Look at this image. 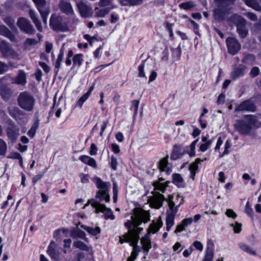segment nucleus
<instances>
[{"label": "nucleus", "instance_id": "obj_1", "mask_svg": "<svg viewBox=\"0 0 261 261\" xmlns=\"http://www.w3.org/2000/svg\"><path fill=\"white\" fill-rule=\"evenodd\" d=\"M180 199L178 203H176L173 199V195H169L167 199H166L164 196L158 192L153 193V196L149 198V202L152 207L159 208L163 205V202L166 201L170 211L167 212V215L166 219V230L169 231L174 223V219L178 210V207L184 202V198L179 195H177L176 199Z\"/></svg>", "mask_w": 261, "mask_h": 261}, {"label": "nucleus", "instance_id": "obj_2", "mask_svg": "<svg viewBox=\"0 0 261 261\" xmlns=\"http://www.w3.org/2000/svg\"><path fill=\"white\" fill-rule=\"evenodd\" d=\"M259 125V123L254 116L247 115L243 119L236 120L233 127L235 130L240 134L247 135L250 133L253 128L257 127Z\"/></svg>", "mask_w": 261, "mask_h": 261}, {"label": "nucleus", "instance_id": "obj_3", "mask_svg": "<svg viewBox=\"0 0 261 261\" xmlns=\"http://www.w3.org/2000/svg\"><path fill=\"white\" fill-rule=\"evenodd\" d=\"M93 181L96 185L98 190L97 191L95 195L96 201H105L106 202H109L110 197L109 195V189L111 186L110 182H105L101 178L98 177H95Z\"/></svg>", "mask_w": 261, "mask_h": 261}, {"label": "nucleus", "instance_id": "obj_4", "mask_svg": "<svg viewBox=\"0 0 261 261\" xmlns=\"http://www.w3.org/2000/svg\"><path fill=\"white\" fill-rule=\"evenodd\" d=\"M17 102L22 109L27 112H31L34 109L35 99L30 92L24 91L19 94Z\"/></svg>", "mask_w": 261, "mask_h": 261}, {"label": "nucleus", "instance_id": "obj_5", "mask_svg": "<svg viewBox=\"0 0 261 261\" xmlns=\"http://www.w3.org/2000/svg\"><path fill=\"white\" fill-rule=\"evenodd\" d=\"M124 225L129 229L128 232L124 236L125 241L131 242L133 245L138 243L140 239L139 233L142 228L138 226L136 227L132 218V220L125 222Z\"/></svg>", "mask_w": 261, "mask_h": 261}, {"label": "nucleus", "instance_id": "obj_6", "mask_svg": "<svg viewBox=\"0 0 261 261\" xmlns=\"http://www.w3.org/2000/svg\"><path fill=\"white\" fill-rule=\"evenodd\" d=\"M230 19L231 21L237 26V32L239 36L242 38H245L248 34V30L246 27V20L236 14L232 15Z\"/></svg>", "mask_w": 261, "mask_h": 261}, {"label": "nucleus", "instance_id": "obj_7", "mask_svg": "<svg viewBox=\"0 0 261 261\" xmlns=\"http://www.w3.org/2000/svg\"><path fill=\"white\" fill-rule=\"evenodd\" d=\"M0 51L5 58L19 59L18 54L15 51L9 43L5 40H2L0 42Z\"/></svg>", "mask_w": 261, "mask_h": 261}, {"label": "nucleus", "instance_id": "obj_8", "mask_svg": "<svg viewBox=\"0 0 261 261\" xmlns=\"http://www.w3.org/2000/svg\"><path fill=\"white\" fill-rule=\"evenodd\" d=\"M88 202L95 208L96 213L99 212L105 213V218L106 219L114 220L115 219V216L111 210L107 207L105 205L100 203L98 201L95 200L94 199L89 200Z\"/></svg>", "mask_w": 261, "mask_h": 261}, {"label": "nucleus", "instance_id": "obj_9", "mask_svg": "<svg viewBox=\"0 0 261 261\" xmlns=\"http://www.w3.org/2000/svg\"><path fill=\"white\" fill-rule=\"evenodd\" d=\"M42 17L44 23L47 22V18L50 13V8L46 5V0H33Z\"/></svg>", "mask_w": 261, "mask_h": 261}, {"label": "nucleus", "instance_id": "obj_10", "mask_svg": "<svg viewBox=\"0 0 261 261\" xmlns=\"http://www.w3.org/2000/svg\"><path fill=\"white\" fill-rule=\"evenodd\" d=\"M17 25L23 33L27 34H34L35 30L29 20L24 17H20L17 21Z\"/></svg>", "mask_w": 261, "mask_h": 261}, {"label": "nucleus", "instance_id": "obj_11", "mask_svg": "<svg viewBox=\"0 0 261 261\" xmlns=\"http://www.w3.org/2000/svg\"><path fill=\"white\" fill-rule=\"evenodd\" d=\"M49 23L54 30L64 31L66 29V25L62 23V18L56 14L51 15Z\"/></svg>", "mask_w": 261, "mask_h": 261}, {"label": "nucleus", "instance_id": "obj_12", "mask_svg": "<svg viewBox=\"0 0 261 261\" xmlns=\"http://www.w3.org/2000/svg\"><path fill=\"white\" fill-rule=\"evenodd\" d=\"M228 51L229 54L234 55L241 48V44L234 38L229 37L226 39Z\"/></svg>", "mask_w": 261, "mask_h": 261}, {"label": "nucleus", "instance_id": "obj_13", "mask_svg": "<svg viewBox=\"0 0 261 261\" xmlns=\"http://www.w3.org/2000/svg\"><path fill=\"white\" fill-rule=\"evenodd\" d=\"M149 214L146 211H143L132 216L131 218L133 220L135 226L137 227L140 225L142 222L146 223L149 221Z\"/></svg>", "mask_w": 261, "mask_h": 261}, {"label": "nucleus", "instance_id": "obj_14", "mask_svg": "<svg viewBox=\"0 0 261 261\" xmlns=\"http://www.w3.org/2000/svg\"><path fill=\"white\" fill-rule=\"evenodd\" d=\"M76 6L82 17L86 18L92 15L93 13L92 8L86 5L84 2H76Z\"/></svg>", "mask_w": 261, "mask_h": 261}, {"label": "nucleus", "instance_id": "obj_15", "mask_svg": "<svg viewBox=\"0 0 261 261\" xmlns=\"http://www.w3.org/2000/svg\"><path fill=\"white\" fill-rule=\"evenodd\" d=\"M58 7L60 10L67 15L70 16L74 15V12L69 2L66 0H61L59 3Z\"/></svg>", "mask_w": 261, "mask_h": 261}, {"label": "nucleus", "instance_id": "obj_16", "mask_svg": "<svg viewBox=\"0 0 261 261\" xmlns=\"http://www.w3.org/2000/svg\"><path fill=\"white\" fill-rule=\"evenodd\" d=\"M256 107L250 100H245L241 103L235 109V112L252 111L254 112Z\"/></svg>", "mask_w": 261, "mask_h": 261}, {"label": "nucleus", "instance_id": "obj_17", "mask_svg": "<svg viewBox=\"0 0 261 261\" xmlns=\"http://www.w3.org/2000/svg\"><path fill=\"white\" fill-rule=\"evenodd\" d=\"M56 243L51 242L48 247L47 253L53 261H59L60 253L56 249Z\"/></svg>", "mask_w": 261, "mask_h": 261}, {"label": "nucleus", "instance_id": "obj_18", "mask_svg": "<svg viewBox=\"0 0 261 261\" xmlns=\"http://www.w3.org/2000/svg\"><path fill=\"white\" fill-rule=\"evenodd\" d=\"M0 35L9 38L11 41L15 40V35L4 25H0Z\"/></svg>", "mask_w": 261, "mask_h": 261}, {"label": "nucleus", "instance_id": "obj_19", "mask_svg": "<svg viewBox=\"0 0 261 261\" xmlns=\"http://www.w3.org/2000/svg\"><path fill=\"white\" fill-rule=\"evenodd\" d=\"M214 256L213 244L208 242L203 261H212Z\"/></svg>", "mask_w": 261, "mask_h": 261}, {"label": "nucleus", "instance_id": "obj_20", "mask_svg": "<svg viewBox=\"0 0 261 261\" xmlns=\"http://www.w3.org/2000/svg\"><path fill=\"white\" fill-rule=\"evenodd\" d=\"M245 67L242 65H240L238 67L233 69L231 73V77L236 80L244 74Z\"/></svg>", "mask_w": 261, "mask_h": 261}, {"label": "nucleus", "instance_id": "obj_21", "mask_svg": "<svg viewBox=\"0 0 261 261\" xmlns=\"http://www.w3.org/2000/svg\"><path fill=\"white\" fill-rule=\"evenodd\" d=\"M12 83L17 84L24 85L27 83L26 75L22 70H19L18 75L12 80Z\"/></svg>", "mask_w": 261, "mask_h": 261}, {"label": "nucleus", "instance_id": "obj_22", "mask_svg": "<svg viewBox=\"0 0 261 261\" xmlns=\"http://www.w3.org/2000/svg\"><path fill=\"white\" fill-rule=\"evenodd\" d=\"M164 179L162 178H159V181H156L153 182V186L155 190L160 191L163 193L165 192L166 188L168 186L169 181H166L164 183L162 182Z\"/></svg>", "mask_w": 261, "mask_h": 261}, {"label": "nucleus", "instance_id": "obj_23", "mask_svg": "<svg viewBox=\"0 0 261 261\" xmlns=\"http://www.w3.org/2000/svg\"><path fill=\"white\" fill-rule=\"evenodd\" d=\"M71 237L73 239L80 238L84 240L87 242H88V239L86 237L85 232L80 229L72 230L71 231Z\"/></svg>", "mask_w": 261, "mask_h": 261}, {"label": "nucleus", "instance_id": "obj_24", "mask_svg": "<svg viewBox=\"0 0 261 261\" xmlns=\"http://www.w3.org/2000/svg\"><path fill=\"white\" fill-rule=\"evenodd\" d=\"M9 113L17 121L20 120L19 116L23 114V112L16 107L9 108Z\"/></svg>", "mask_w": 261, "mask_h": 261}, {"label": "nucleus", "instance_id": "obj_25", "mask_svg": "<svg viewBox=\"0 0 261 261\" xmlns=\"http://www.w3.org/2000/svg\"><path fill=\"white\" fill-rule=\"evenodd\" d=\"M29 13L30 17L31 18L33 22L35 24L37 30L38 31L41 32L42 31V27L41 26V24L40 20L38 19V18L37 17V14L32 10H30L29 11Z\"/></svg>", "mask_w": 261, "mask_h": 261}, {"label": "nucleus", "instance_id": "obj_26", "mask_svg": "<svg viewBox=\"0 0 261 261\" xmlns=\"http://www.w3.org/2000/svg\"><path fill=\"white\" fill-rule=\"evenodd\" d=\"M113 8H114V6L103 9H99L96 7L94 9L95 16L97 17H103L108 14L110 10Z\"/></svg>", "mask_w": 261, "mask_h": 261}, {"label": "nucleus", "instance_id": "obj_27", "mask_svg": "<svg viewBox=\"0 0 261 261\" xmlns=\"http://www.w3.org/2000/svg\"><path fill=\"white\" fill-rule=\"evenodd\" d=\"M202 160L198 158L195 161L192 163L189 166V170L191 172V177L194 180L196 174V171L198 169V164H200Z\"/></svg>", "mask_w": 261, "mask_h": 261}, {"label": "nucleus", "instance_id": "obj_28", "mask_svg": "<svg viewBox=\"0 0 261 261\" xmlns=\"http://www.w3.org/2000/svg\"><path fill=\"white\" fill-rule=\"evenodd\" d=\"M80 159L83 163L88 164L92 167L95 168L96 167V161L93 158L87 155H82L80 156Z\"/></svg>", "mask_w": 261, "mask_h": 261}, {"label": "nucleus", "instance_id": "obj_29", "mask_svg": "<svg viewBox=\"0 0 261 261\" xmlns=\"http://www.w3.org/2000/svg\"><path fill=\"white\" fill-rule=\"evenodd\" d=\"M245 4L253 9L260 11L261 6L259 5L257 0H243Z\"/></svg>", "mask_w": 261, "mask_h": 261}, {"label": "nucleus", "instance_id": "obj_30", "mask_svg": "<svg viewBox=\"0 0 261 261\" xmlns=\"http://www.w3.org/2000/svg\"><path fill=\"white\" fill-rule=\"evenodd\" d=\"M81 227L87 231L89 234L95 236L97 234L100 233V228L99 227H96L95 228H92L91 227L87 226L84 225H82Z\"/></svg>", "mask_w": 261, "mask_h": 261}, {"label": "nucleus", "instance_id": "obj_31", "mask_svg": "<svg viewBox=\"0 0 261 261\" xmlns=\"http://www.w3.org/2000/svg\"><path fill=\"white\" fill-rule=\"evenodd\" d=\"M159 168L162 171L169 172L170 170L168 167V156L160 160L159 162Z\"/></svg>", "mask_w": 261, "mask_h": 261}, {"label": "nucleus", "instance_id": "obj_32", "mask_svg": "<svg viewBox=\"0 0 261 261\" xmlns=\"http://www.w3.org/2000/svg\"><path fill=\"white\" fill-rule=\"evenodd\" d=\"M141 242L143 245L144 250L147 253L151 247L150 239L146 236L141 239Z\"/></svg>", "mask_w": 261, "mask_h": 261}, {"label": "nucleus", "instance_id": "obj_33", "mask_svg": "<svg viewBox=\"0 0 261 261\" xmlns=\"http://www.w3.org/2000/svg\"><path fill=\"white\" fill-rule=\"evenodd\" d=\"M64 45L65 44H63L60 50V54L58 55V59L56 62L55 63V68L57 69H59V68L60 67L61 63L63 60L64 54ZM58 70H57V72H58Z\"/></svg>", "mask_w": 261, "mask_h": 261}, {"label": "nucleus", "instance_id": "obj_34", "mask_svg": "<svg viewBox=\"0 0 261 261\" xmlns=\"http://www.w3.org/2000/svg\"><path fill=\"white\" fill-rule=\"evenodd\" d=\"M198 139H197L195 141H194L190 145L187 146L186 149V151L187 153L189 154L190 156H193L195 155V146L196 143H197Z\"/></svg>", "mask_w": 261, "mask_h": 261}, {"label": "nucleus", "instance_id": "obj_35", "mask_svg": "<svg viewBox=\"0 0 261 261\" xmlns=\"http://www.w3.org/2000/svg\"><path fill=\"white\" fill-rule=\"evenodd\" d=\"M7 134L10 139L15 140L18 135V130L13 127H8L7 130Z\"/></svg>", "mask_w": 261, "mask_h": 261}, {"label": "nucleus", "instance_id": "obj_36", "mask_svg": "<svg viewBox=\"0 0 261 261\" xmlns=\"http://www.w3.org/2000/svg\"><path fill=\"white\" fill-rule=\"evenodd\" d=\"M73 246L75 248H79L82 250L88 251L90 250V247L86 244L81 241H76L73 242Z\"/></svg>", "mask_w": 261, "mask_h": 261}, {"label": "nucleus", "instance_id": "obj_37", "mask_svg": "<svg viewBox=\"0 0 261 261\" xmlns=\"http://www.w3.org/2000/svg\"><path fill=\"white\" fill-rule=\"evenodd\" d=\"M3 20L11 29L13 30L15 29V19L13 17L7 16L3 19Z\"/></svg>", "mask_w": 261, "mask_h": 261}, {"label": "nucleus", "instance_id": "obj_38", "mask_svg": "<svg viewBox=\"0 0 261 261\" xmlns=\"http://www.w3.org/2000/svg\"><path fill=\"white\" fill-rule=\"evenodd\" d=\"M39 121L37 120L32 125L31 128L28 132V135L31 138H33L35 135L37 129L39 126Z\"/></svg>", "mask_w": 261, "mask_h": 261}, {"label": "nucleus", "instance_id": "obj_39", "mask_svg": "<svg viewBox=\"0 0 261 261\" xmlns=\"http://www.w3.org/2000/svg\"><path fill=\"white\" fill-rule=\"evenodd\" d=\"M130 243V245L132 246H133V250L132 252L131 256H129L127 259V261H134V260L137 258V256L138 255V250H137V244H132L131 242Z\"/></svg>", "mask_w": 261, "mask_h": 261}, {"label": "nucleus", "instance_id": "obj_40", "mask_svg": "<svg viewBox=\"0 0 261 261\" xmlns=\"http://www.w3.org/2000/svg\"><path fill=\"white\" fill-rule=\"evenodd\" d=\"M143 2V0H123L121 3L123 5L138 6L141 5Z\"/></svg>", "mask_w": 261, "mask_h": 261}, {"label": "nucleus", "instance_id": "obj_41", "mask_svg": "<svg viewBox=\"0 0 261 261\" xmlns=\"http://www.w3.org/2000/svg\"><path fill=\"white\" fill-rule=\"evenodd\" d=\"M173 182L178 187L182 186L183 178L179 174L173 175Z\"/></svg>", "mask_w": 261, "mask_h": 261}, {"label": "nucleus", "instance_id": "obj_42", "mask_svg": "<svg viewBox=\"0 0 261 261\" xmlns=\"http://www.w3.org/2000/svg\"><path fill=\"white\" fill-rule=\"evenodd\" d=\"M195 7V5L192 1L182 3L179 5V7L185 10H191Z\"/></svg>", "mask_w": 261, "mask_h": 261}, {"label": "nucleus", "instance_id": "obj_43", "mask_svg": "<svg viewBox=\"0 0 261 261\" xmlns=\"http://www.w3.org/2000/svg\"><path fill=\"white\" fill-rule=\"evenodd\" d=\"M255 57L253 55H248L243 59V62L246 65H252L255 61Z\"/></svg>", "mask_w": 261, "mask_h": 261}, {"label": "nucleus", "instance_id": "obj_44", "mask_svg": "<svg viewBox=\"0 0 261 261\" xmlns=\"http://www.w3.org/2000/svg\"><path fill=\"white\" fill-rule=\"evenodd\" d=\"M82 54H76L75 55L73 59V66H77L80 67L82 63Z\"/></svg>", "mask_w": 261, "mask_h": 261}, {"label": "nucleus", "instance_id": "obj_45", "mask_svg": "<svg viewBox=\"0 0 261 261\" xmlns=\"http://www.w3.org/2000/svg\"><path fill=\"white\" fill-rule=\"evenodd\" d=\"M139 104V101L138 100H134L132 102L130 109L132 111H134V117H135L137 114Z\"/></svg>", "mask_w": 261, "mask_h": 261}, {"label": "nucleus", "instance_id": "obj_46", "mask_svg": "<svg viewBox=\"0 0 261 261\" xmlns=\"http://www.w3.org/2000/svg\"><path fill=\"white\" fill-rule=\"evenodd\" d=\"M12 66V64L11 63H9L8 64H6L0 61V74H3L6 72L9 69V67Z\"/></svg>", "mask_w": 261, "mask_h": 261}, {"label": "nucleus", "instance_id": "obj_47", "mask_svg": "<svg viewBox=\"0 0 261 261\" xmlns=\"http://www.w3.org/2000/svg\"><path fill=\"white\" fill-rule=\"evenodd\" d=\"M7 150V146L6 142L0 138V154L4 155Z\"/></svg>", "mask_w": 261, "mask_h": 261}, {"label": "nucleus", "instance_id": "obj_48", "mask_svg": "<svg viewBox=\"0 0 261 261\" xmlns=\"http://www.w3.org/2000/svg\"><path fill=\"white\" fill-rule=\"evenodd\" d=\"M240 248L243 251L252 254V255H255V251H253L251 248H250L249 246L248 245L244 244H241L239 245Z\"/></svg>", "mask_w": 261, "mask_h": 261}, {"label": "nucleus", "instance_id": "obj_49", "mask_svg": "<svg viewBox=\"0 0 261 261\" xmlns=\"http://www.w3.org/2000/svg\"><path fill=\"white\" fill-rule=\"evenodd\" d=\"M212 144V141L210 140H208V142L203 143L200 145V150L202 152L205 151L211 146Z\"/></svg>", "mask_w": 261, "mask_h": 261}, {"label": "nucleus", "instance_id": "obj_50", "mask_svg": "<svg viewBox=\"0 0 261 261\" xmlns=\"http://www.w3.org/2000/svg\"><path fill=\"white\" fill-rule=\"evenodd\" d=\"M230 226L233 228L234 233H239L241 231L242 224L236 222L235 224L231 223L230 224Z\"/></svg>", "mask_w": 261, "mask_h": 261}, {"label": "nucleus", "instance_id": "obj_51", "mask_svg": "<svg viewBox=\"0 0 261 261\" xmlns=\"http://www.w3.org/2000/svg\"><path fill=\"white\" fill-rule=\"evenodd\" d=\"M88 98V97L87 96V95H86L85 94L83 95L77 101L76 106L81 108L82 107L83 103Z\"/></svg>", "mask_w": 261, "mask_h": 261}, {"label": "nucleus", "instance_id": "obj_52", "mask_svg": "<svg viewBox=\"0 0 261 261\" xmlns=\"http://www.w3.org/2000/svg\"><path fill=\"white\" fill-rule=\"evenodd\" d=\"M161 227V225H158V224L153 223L150 226V231L153 233H155L159 230Z\"/></svg>", "mask_w": 261, "mask_h": 261}, {"label": "nucleus", "instance_id": "obj_53", "mask_svg": "<svg viewBox=\"0 0 261 261\" xmlns=\"http://www.w3.org/2000/svg\"><path fill=\"white\" fill-rule=\"evenodd\" d=\"M114 0H100L98 3V6L100 7L110 5Z\"/></svg>", "mask_w": 261, "mask_h": 261}, {"label": "nucleus", "instance_id": "obj_54", "mask_svg": "<svg viewBox=\"0 0 261 261\" xmlns=\"http://www.w3.org/2000/svg\"><path fill=\"white\" fill-rule=\"evenodd\" d=\"M144 62H143L138 67L139 74L138 76L140 77H144L145 76V72L144 71Z\"/></svg>", "mask_w": 261, "mask_h": 261}, {"label": "nucleus", "instance_id": "obj_55", "mask_svg": "<svg viewBox=\"0 0 261 261\" xmlns=\"http://www.w3.org/2000/svg\"><path fill=\"white\" fill-rule=\"evenodd\" d=\"M215 17L218 18H222L224 16V12L221 11V9H217L214 11Z\"/></svg>", "mask_w": 261, "mask_h": 261}, {"label": "nucleus", "instance_id": "obj_56", "mask_svg": "<svg viewBox=\"0 0 261 261\" xmlns=\"http://www.w3.org/2000/svg\"><path fill=\"white\" fill-rule=\"evenodd\" d=\"M259 72V69L257 67H253L250 72V75L252 77H254L258 75Z\"/></svg>", "mask_w": 261, "mask_h": 261}, {"label": "nucleus", "instance_id": "obj_57", "mask_svg": "<svg viewBox=\"0 0 261 261\" xmlns=\"http://www.w3.org/2000/svg\"><path fill=\"white\" fill-rule=\"evenodd\" d=\"M225 214L227 215V217L229 218H232L233 219H235L237 217V215L231 209H227Z\"/></svg>", "mask_w": 261, "mask_h": 261}, {"label": "nucleus", "instance_id": "obj_58", "mask_svg": "<svg viewBox=\"0 0 261 261\" xmlns=\"http://www.w3.org/2000/svg\"><path fill=\"white\" fill-rule=\"evenodd\" d=\"M245 211H246V213L250 216H252V215L253 214V211L252 209V208L251 207L249 202H247L246 204Z\"/></svg>", "mask_w": 261, "mask_h": 261}, {"label": "nucleus", "instance_id": "obj_59", "mask_svg": "<svg viewBox=\"0 0 261 261\" xmlns=\"http://www.w3.org/2000/svg\"><path fill=\"white\" fill-rule=\"evenodd\" d=\"M231 146V144L229 140H227L225 144V149L223 153V154L220 155V157L222 156L223 155L227 154L229 153V148Z\"/></svg>", "mask_w": 261, "mask_h": 261}, {"label": "nucleus", "instance_id": "obj_60", "mask_svg": "<svg viewBox=\"0 0 261 261\" xmlns=\"http://www.w3.org/2000/svg\"><path fill=\"white\" fill-rule=\"evenodd\" d=\"M245 15H246L248 18H249L252 21H256L257 19V16L251 12H247L245 14Z\"/></svg>", "mask_w": 261, "mask_h": 261}, {"label": "nucleus", "instance_id": "obj_61", "mask_svg": "<svg viewBox=\"0 0 261 261\" xmlns=\"http://www.w3.org/2000/svg\"><path fill=\"white\" fill-rule=\"evenodd\" d=\"M193 222V219L192 218H188L182 220L181 223L183 224L185 227L190 225Z\"/></svg>", "mask_w": 261, "mask_h": 261}, {"label": "nucleus", "instance_id": "obj_62", "mask_svg": "<svg viewBox=\"0 0 261 261\" xmlns=\"http://www.w3.org/2000/svg\"><path fill=\"white\" fill-rule=\"evenodd\" d=\"M117 159L114 156H112L111 161V167L114 170L117 169Z\"/></svg>", "mask_w": 261, "mask_h": 261}, {"label": "nucleus", "instance_id": "obj_63", "mask_svg": "<svg viewBox=\"0 0 261 261\" xmlns=\"http://www.w3.org/2000/svg\"><path fill=\"white\" fill-rule=\"evenodd\" d=\"M193 246L198 250L199 251H202L203 248V245L201 244V242L199 241H195L193 243Z\"/></svg>", "mask_w": 261, "mask_h": 261}, {"label": "nucleus", "instance_id": "obj_64", "mask_svg": "<svg viewBox=\"0 0 261 261\" xmlns=\"http://www.w3.org/2000/svg\"><path fill=\"white\" fill-rule=\"evenodd\" d=\"M97 148L94 144H92L90 147V153L91 155H95L97 153Z\"/></svg>", "mask_w": 261, "mask_h": 261}]
</instances>
